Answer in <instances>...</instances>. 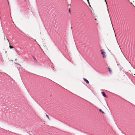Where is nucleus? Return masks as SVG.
<instances>
[{
  "label": "nucleus",
  "instance_id": "1",
  "mask_svg": "<svg viewBox=\"0 0 135 135\" xmlns=\"http://www.w3.org/2000/svg\"><path fill=\"white\" fill-rule=\"evenodd\" d=\"M102 54L103 55V58H106L107 55L105 52L103 50H100Z\"/></svg>",
  "mask_w": 135,
  "mask_h": 135
},
{
  "label": "nucleus",
  "instance_id": "2",
  "mask_svg": "<svg viewBox=\"0 0 135 135\" xmlns=\"http://www.w3.org/2000/svg\"><path fill=\"white\" fill-rule=\"evenodd\" d=\"M42 47L45 51H46L47 50V49L46 45H43Z\"/></svg>",
  "mask_w": 135,
  "mask_h": 135
},
{
  "label": "nucleus",
  "instance_id": "3",
  "mask_svg": "<svg viewBox=\"0 0 135 135\" xmlns=\"http://www.w3.org/2000/svg\"><path fill=\"white\" fill-rule=\"evenodd\" d=\"M102 95L104 97L107 98V96L105 94V93L104 92H102Z\"/></svg>",
  "mask_w": 135,
  "mask_h": 135
},
{
  "label": "nucleus",
  "instance_id": "4",
  "mask_svg": "<svg viewBox=\"0 0 135 135\" xmlns=\"http://www.w3.org/2000/svg\"><path fill=\"white\" fill-rule=\"evenodd\" d=\"M83 79L84 80L85 82H86V83H87V84H89V81L86 79L85 78H84Z\"/></svg>",
  "mask_w": 135,
  "mask_h": 135
},
{
  "label": "nucleus",
  "instance_id": "5",
  "mask_svg": "<svg viewBox=\"0 0 135 135\" xmlns=\"http://www.w3.org/2000/svg\"><path fill=\"white\" fill-rule=\"evenodd\" d=\"M108 69L110 73V74H112V70L110 68H108Z\"/></svg>",
  "mask_w": 135,
  "mask_h": 135
},
{
  "label": "nucleus",
  "instance_id": "6",
  "mask_svg": "<svg viewBox=\"0 0 135 135\" xmlns=\"http://www.w3.org/2000/svg\"><path fill=\"white\" fill-rule=\"evenodd\" d=\"M99 111L100 112H102L103 113H104V112H103L101 109H99Z\"/></svg>",
  "mask_w": 135,
  "mask_h": 135
},
{
  "label": "nucleus",
  "instance_id": "7",
  "mask_svg": "<svg viewBox=\"0 0 135 135\" xmlns=\"http://www.w3.org/2000/svg\"><path fill=\"white\" fill-rule=\"evenodd\" d=\"M46 116L49 119H50L48 115H47V114H46Z\"/></svg>",
  "mask_w": 135,
  "mask_h": 135
},
{
  "label": "nucleus",
  "instance_id": "8",
  "mask_svg": "<svg viewBox=\"0 0 135 135\" xmlns=\"http://www.w3.org/2000/svg\"><path fill=\"white\" fill-rule=\"evenodd\" d=\"M9 48L10 49H12L13 48V47L12 46H9Z\"/></svg>",
  "mask_w": 135,
  "mask_h": 135
},
{
  "label": "nucleus",
  "instance_id": "9",
  "mask_svg": "<svg viewBox=\"0 0 135 135\" xmlns=\"http://www.w3.org/2000/svg\"><path fill=\"white\" fill-rule=\"evenodd\" d=\"M122 55H123V59H124L125 58V56L123 54Z\"/></svg>",
  "mask_w": 135,
  "mask_h": 135
},
{
  "label": "nucleus",
  "instance_id": "10",
  "mask_svg": "<svg viewBox=\"0 0 135 135\" xmlns=\"http://www.w3.org/2000/svg\"><path fill=\"white\" fill-rule=\"evenodd\" d=\"M105 2H106V4H107V2H106V0H105Z\"/></svg>",
  "mask_w": 135,
  "mask_h": 135
},
{
  "label": "nucleus",
  "instance_id": "11",
  "mask_svg": "<svg viewBox=\"0 0 135 135\" xmlns=\"http://www.w3.org/2000/svg\"><path fill=\"white\" fill-rule=\"evenodd\" d=\"M15 64H18V65H19V64H17V63H15ZM20 65V66H21V65Z\"/></svg>",
  "mask_w": 135,
  "mask_h": 135
},
{
  "label": "nucleus",
  "instance_id": "12",
  "mask_svg": "<svg viewBox=\"0 0 135 135\" xmlns=\"http://www.w3.org/2000/svg\"><path fill=\"white\" fill-rule=\"evenodd\" d=\"M69 11L70 13V9H69Z\"/></svg>",
  "mask_w": 135,
  "mask_h": 135
},
{
  "label": "nucleus",
  "instance_id": "13",
  "mask_svg": "<svg viewBox=\"0 0 135 135\" xmlns=\"http://www.w3.org/2000/svg\"><path fill=\"white\" fill-rule=\"evenodd\" d=\"M87 1L89 3V0H87Z\"/></svg>",
  "mask_w": 135,
  "mask_h": 135
},
{
  "label": "nucleus",
  "instance_id": "14",
  "mask_svg": "<svg viewBox=\"0 0 135 135\" xmlns=\"http://www.w3.org/2000/svg\"><path fill=\"white\" fill-rule=\"evenodd\" d=\"M7 40H8V39H7Z\"/></svg>",
  "mask_w": 135,
  "mask_h": 135
}]
</instances>
